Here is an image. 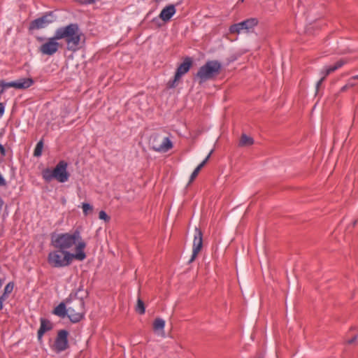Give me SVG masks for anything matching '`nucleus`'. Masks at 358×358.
Masks as SVG:
<instances>
[{
  "label": "nucleus",
  "instance_id": "obj_34",
  "mask_svg": "<svg viewBox=\"0 0 358 358\" xmlns=\"http://www.w3.org/2000/svg\"><path fill=\"white\" fill-rule=\"evenodd\" d=\"M0 152H1V155L2 156H5L6 155V150L4 148V147L0 144Z\"/></svg>",
  "mask_w": 358,
  "mask_h": 358
},
{
  "label": "nucleus",
  "instance_id": "obj_30",
  "mask_svg": "<svg viewBox=\"0 0 358 358\" xmlns=\"http://www.w3.org/2000/svg\"><path fill=\"white\" fill-rule=\"evenodd\" d=\"M322 77L317 82L316 84V93L318 92L320 86L322 85V82L324 80L326 76H324V74H322Z\"/></svg>",
  "mask_w": 358,
  "mask_h": 358
},
{
  "label": "nucleus",
  "instance_id": "obj_1",
  "mask_svg": "<svg viewBox=\"0 0 358 358\" xmlns=\"http://www.w3.org/2000/svg\"><path fill=\"white\" fill-rule=\"evenodd\" d=\"M51 245L56 250L49 252L48 262L53 268L66 267L73 259L83 261L86 258V243L77 229L73 233L52 234Z\"/></svg>",
  "mask_w": 358,
  "mask_h": 358
},
{
  "label": "nucleus",
  "instance_id": "obj_24",
  "mask_svg": "<svg viewBox=\"0 0 358 358\" xmlns=\"http://www.w3.org/2000/svg\"><path fill=\"white\" fill-rule=\"evenodd\" d=\"M136 311L140 315H143L145 312V307L144 302L141 300L140 297L138 298L137 304L135 308Z\"/></svg>",
  "mask_w": 358,
  "mask_h": 358
},
{
  "label": "nucleus",
  "instance_id": "obj_11",
  "mask_svg": "<svg viewBox=\"0 0 358 358\" xmlns=\"http://www.w3.org/2000/svg\"><path fill=\"white\" fill-rule=\"evenodd\" d=\"M58 38L56 36L49 38L44 43H43L40 48L39 51L44 55H53L56 53L59 48V43L57 42Z\"/></svg>",
  "mask_w": 358,
  "mask_h": 358
},
{
  "label": "nucleus",
  "instance_id": "obj_14",
  "mask_svg": "<svg viewBox=\"0 0 358 358\" xmlns=\"http://www.w3.org/2000/svg\"><path fill=\"white\" fill-rule=\"evenodd\" d=\"M52 328L53 324L49 320L43 317L40 318V327L37 332L38 340L41 341L44 334L47 331H51Z\"/></svg>",
  "mask_w": 358,
  "mask_h": 358
},
{
  "label": "nucleus",
  "instance_id": "obj_31",
  "mask_svg": "<svg viewBox=\"0 0 358 358\" xmlns=\"http://www.w3.org/2000/svg\"><path fill=\"white\" fill-rule=\"evenodd\" d=\"M357 340H358V334L354 336L351 339L348 340V344H352V343H354Z\"/></svg>",
  "mask_w": 358,
  "mask_h": 358
},
{
  "label": "nucleus",
  "instance_id": "obj_10",
  "mask_svg": "<svg viewBox=\"0 0 358 358\" xmlns=\"http://www.w3.org/2000/svg\"><path fill=\"white\" fill-rule=\"evenodd\" d=\"M69 331L66 329L58 331L54 343V350L55 352H61L69 348Z\"/></svg>",
  "mask_w": 358,
  "mask_h": 358
},
{
  "label": "nucleus",
  "instance_id": "obj_3",
  "mask_svg": "<svg viewBox=\"0 0 358 358\" xmlns=\"http://www.w3.org/2000/svg\"><path fill=\"white\" fill-rule=\"evenodd\" d=\"M67 162L61 160L53 169L50 168L43 169L41 173L42 177L47 182L55 179L59 182L64 183L68 181L70 177V174L67 171Z\"/></svg>",
  "mask_w": 358,
  "mask_h": 358
},
{
  "label": "nucleus",
  "instance_id": "obj_19",
  "mask_svg": "<svg viewBox=\"0 0 358 358\" xmlns=\"http://www.w3.org/2000/svg\"><path fill=\"white\" fill-rule=\"evenodd\" d=\"M76 292L78 294L79 301L78 303H82L85 305L84 299L87 298L88 292L85 289L83 285H80L79 287L76 289Z\"/></svg>",
  "mask_w": 358,
  "mask_h": 358
},
{
  "label": "nucleus",
  "instance_id": "obj_22",
  "mask_svg": "<svg viewBox=\"0 0 358 358\" xmlns=\"http://www.w3.org/2000/svg\"><path fill=\"white\" fill-rule=\"evenodd\" d=\"M165 321L162 318H156L153 322V329L155 331H164Z\"/></svg>",
  "mask_w": 358,
  "mask_h": 358
},
{
  "label": "nucleus",
  "instance_id": "obj_2",
  "mask_svg": "<svg viewBox=\"0 0 358 358\" xmlns=\"http://www.w3.org/2000/svg\"><path fill=\"white\" fill-rule=\"evenodd\" d=\"M55 35L59 41L64 39L66 49L73 52L80 50L85 42V35L77 23H70L57 28Z\"/></svg>",
  "mask_w": 358,
  "mask_h": 358
},
{
  "label": "nucleus",
  "instance_id": "obj_40",
  "mask_svg": "<svg viewBox=\"0 0 358 358\" xmlns=\"http://www.w3.org/2000/svg\"><path fill=\"white\" fill-rule=\"evenodd\" d=\"M259 358H261V357H259Z\"/></svg>",
  "mask_w": 358,
  "mask_h": 358
},
{
  "label": "nucleus",
  "instance_id": "obj_27",
  "mask_svg": "<svg viewBox=\"0 0 358 358\" xmlns=\"http://www.w3.org/2000/svg\"><path fill=\"white\" fill-rule=\"evenodd\" d=\"M13 288H14V282H10L5 286L3 293H4L8 296L13 292Z\"/></svg>",
  "mask_w": 358,
  "mask_h": 358
},
{
  "label": "nucleus",
  "instance_id": "obj_12",
  "mask_svg": "<svg viewBox=\"0 0 358 358\" xmlns=\"http://www.w3.org/2000/svg\"><path fill=\"white\" fill-rule=\"evenodd\" d=\"M203 246V233L201 230L197 227L195 228L193 245H192V255L189 260V263H192L199 252L201 251Z\"/></svg>",
  "mask_w": 358,
  "mask_h": 358
},
{
  "label": "nucleus",
  "instance_id": "obj_17",
  "mask_svg": "<svg viewBox=\"0 0 358 358\" xmlns=\"http://www.w3.org/2000/svg\"><path fill=\"white\" fill-rule=\"evenodd\" d=\"M212 153H213V150L209 152V154L203 159V161L194 170V171L192 173V174L190 176L189 183L192 182L194 181V180L196 178V176H198L201 169L206 165V164L209 160Z\"/></svg>",
  "mask_w": 358,
  "mask_h": 358
},
{
  "label": "nucleus",
  "instance_id": "obj_7",
  "mask_svg": "<svg viewBox=\"0 0 358 358\" xmlns=\"http://www.w3.org/2000/svg\"><path fill=\"white\" fill-rule=\"evenodd\" d=\"M193 60L190 57H186L184 58L182 64L179 65L177 68L174 78L171 80H169L168 83V86L170 88H173L176 86V83L181 78V77L187 73L191 66H192Z\"/></svg>",
  "mask_w": 358,
  "mask_h": 358
},
{
  "label": "nucleus",
  "instance_id": "obj_28",
  "mask_svg": "<svg viewBox=\"0 0 358 358\" xmlns=\"http://www.w3.org/2000/svg\"><path fill=\"white\" fill-rule=\"evenodd\" d=\"M99 217L101 220H103L105 222H109L110 218L103 210H101L99 213Z\"/></svg>",
  "mask_w": 358,
  "mask_h": 358
},
{
  "label": "nucleus",
  "instance_id": "obj_26",
  "mask_svg": "<svg viewBox=\"0 0 358 358\" xmlns=\"http://www.w3.org/2000/svg\"><path fill=\"white\" fill-rule=\"evenodd\" d=\"M82 208L85 215H87L93 210V206L88 203H83Z\"/></svg>",
  "mask_w": 358,
  "mask_h": 358
},
{
  "label": "nucleus",
  "instance_id": "obj_38",
  "mask_svg": "<svg viewBox=\"0 0 358 358\" xmlns=\"http://www.w3.org/2000/svg\"><path fill=\"white\" fill-rule=\"evenodd\" d=\"M152 21L153 22H158V18H157V17H155V18H153V19H152Z\"/></svg>",
  "mask_w": 358,
  "mask_h": 358
},
{
  "label": "nucleus",
  "instance_id": "obj_29",
  "mask_svg": "<svg viewBox=\"0 0 358 358\" xmlns=\"http://www.w3.org/2000/svg\"><path fill=\"white\" fill-rule=\"evenodd\" d=\"M8 297V295L3 293L1 295H0V310H1L3 308V302L7 299Z\"/></svg>",
  "mask_w": 358,
  "mask_h": 358
},
{
  "label": "nucleus",
  "instance_id": "obj_4",
  "mask_svg": "<svg viewBox=\"0 0 358 358\" xmlns=\"http://www.w3.org/2000/svg\"><path fill=\"white\" fill-rule=\"evenodd\" d=\"M221 69L222 64L219 61L209 60L200 67L195 77L199 80V84H201L217 76Z\"/></svg>",
  "mask_w": 358,
  "mask_h": 358
},
{
  "label": "nucleus",
  "instance_id": "obj_33",
  "mask_svg": "<svg viewBox=\"0 0 358 358\" xmlns=\"http://www.w3.org/2000/svg\"><path fill=\"white\" fill-rule=\"evenodd\" d=\"M6 182L5 180V179L3 178V177L1 176V174L0 173V186H6Z\"/></svg>",
  "mask_w": 358,
  "mask_h": 358
},
{
  "label": "nucleus",
  "instance_id": "obj_39",
  "mask_svg": "<svg viewBox=\"0 0 358 358\" xmlns=\"http://www.w3.org/2000/svg\"><path fill=\"white\" fill-rule=\"evenodd\" d=\"M38 40H39L40 41H43V38H38Z\"/></svg>",
  "mask_w": 358,
  "mask_h": 358
},
{
  "label": "nucleus",
  "instance_id": "obj_18",
  "mask_svg": "<svg viewBox=\"0 0 358 358\" xmlns=\"http://www.w3.org/2000/svg\"><path fill=\"white\" fill-rule=\"evenodd\" d=\"M344 64H345L344 61L339 60V61L336 62L334 65L326 67L322 71V73L324 74V76H327L330 73H333L334 71H336L339 68L342 67Z\"/></svg>",
  "mask_w": 358,
  "mask_h": 358
},
{
  "label": "nucleus",
  "instance_id": "obj_8",
  "mask_svg": "<svg viewBox=\"0 0 358 358\" xmlns=\"http://www.w3.org/2000/svg\"><path fill=\"white\" fill-rule=\"evenodd\" d=\"M68 305V317L70 321L73 323L80 322L84 317L85 313V305L82 303H74Z\"/></svg>",
  "mask_w": 358,
  "mask_h": 358
},
{
  "label": "nucleus",
  "instance_id": "obj_15",
  "mask_svg": "<svg viewBox=\"0 0 358 358\" xmlns=\"http://www.w3.org/2000/svg\"><path fill=\"white\" fill-rule=\"evenodd\" d=\"M176 12L174 4H169L165 6L159 15V18L166 22H169Z\"/></svg>",
  "mask_w": 358,
  "mask_h": 358
},
{
  "label": "nucleus",
  "instance_id": "obj_9",
  "mask_svg": "<svg viewBox=\"0 0 358 358\" xmlns=\"http://www.w3.org/2000/svg\"><path fill=\"white\" fill-rule=\"evenodd\" d=\"M55 16L52 11L47 12L43 15L31 22L29 29H40L45 28L55 21Z\"/></svg>",
  "mask_w": 358,
  "mask_h": 358
},
{
  "label": "nucleus",
  "instance_id": "obj_13",
  "mask_svg": "<svg viewBox=\"0 0 358 358\" xmlns=\"http://www.w3.org/2000/svg\"><path fill=\"white\" fill-rule=\"evenodd\" d=\"M5 90L9 87H14L16 89L24 90L31 87L34 81L31 78H22L15 81L6 82L1 80Z\"/></svg>",
  "mask_w": 358,
  "mask_h": 358
},
{
  "label": "nucleus",
  "instance_id": "obj_6",
  "mask_svg": "<svg viewBox=\"0 0 358 358\" xmlns=\"http://www.w3.org/2000/svg\"><path fill=\"white\" fill-rule=\"evenodd\" d=\"M258 24V20L255 17L248 18L239 23L231 24L229 31L231 34H240L241 31H245L248 33L252 32L254 28Z\"/></svg>",
  "mask_w": 358,
  "mask_h": 358
},
{
  "label": "nucleus",
  "instance_id": "obj_37",
  "mask_svg": "<svg viewBox=\"0 0 358 358\" xmlns=\"http://www.w3.org/2000/svg\"><path fill=\"white\" fill-rule=\"evenodd\" d=\"M347 85H350V87H354V86H355V84H354V83H350V82L348 83H347Z\"/></svg>",
  "mask_w": 358,
  "mask_h": 358
},
{
  "label": "nucleus",
  "instance_id": "obj_5",
  "mask_svg": "<svg viewBox=\"0 0 358 358\" xmlns=\"http://www.w3.org/2000/svg\"><path fill=\"white\" fill-rule=\"evenodd\" d=\"M149 145L153 150L159 152H166L173 147L169 136H165L162 132L153 133L149 139Z\"/></svg>",
  "mask_w": 358,
  "mask_h": 358
},
{
  "label": "nucleus",
  "instance_id": "obj_32",
  "mask_svg": "<svg viewBox=\"0 0 358 358\" xmlns=\"http://www.w3.org/2000/svg\"><path fill=\"white\" fill-rule=\"evenodd\" d=\"M5 106L3 103H0V117L3 115Z\"/></svg>",
  "mask_w": 358,
  "mask_h": 358
},
{
  "label": "nucleus",
  "instance_id": "obj_25",
  "mask_svg": "<svg viewBox=\"0 0 358 358\" xmlns=\"http://www.w3.org/2000/svg\"><path fill=\"white\" fill-rule=\"evenodd\" d=\"M43 148V140L41 139L37 143V144L35 147V149L34 151V156L37 157L41 156Z\"/></svg>",
  "mask_w": 358,
  "mask_h": 358
},
{
  "label": "nucleus",
  "instance_id": "obj_20",
  "mask_svg": "<svg viewBox=\"0 0 358 358\" xmlns=\"http://www.w3.org/2000/svg\"><path fill=\"white\" fill-rule=\"evenodd\" d=\"M76 292L78 294L79 301L78 303H82L85 305L84 299L87 298L88 292L85 289L83 285H80L79 287L76 289Z\"/></svg>",
  "mask_w": 358,
  "mask_h": 358
},
{
  "label": "nucleus",
  "instance_id": "obj_16",
  "mask_svg": "<svg viewBox=\"0 0 358 358\" xmlns=\"http://www.w3.org/2000/svg\"><path fill=\"white\" fill-rule=\"evenodd\" d=\"M66 301L61 302L57 306H56L52 310V314L60 317L62 318H64L65 317H68L69 311L68 308L66 307Z\"/></svg>",
  "mask_w": 358,
  "mask_h": 358
},
{
  "label": "nucleus",
  "instance_id": "obj_23",
  "mask_svg": "<svg viewBox=\"0 0 358 358\" xmlns=\"http://www.w3.org/2000/svg\"><path fill=\"white\" fill-rule=\"evenodd\" d=\"M79 298L78 294L76 292V290L72 291L69 294V297L66 299V304H71L74 303H78Z\"/></svg>",
  "mask_w": 358,
  "mask_h": 358
},
{
  "label": "nucleus",
  "instance_id": "obj_35",
  "mask_svg": "<svg viewBox=\"0 0 358 358\" xmlns=\"http://www.w3.org/2000/svg\"><path fill=\"white\" fill-rule=\"evenodd\" d=\"M350 88V85H345L344 86H343L341 89V92H345L346 90H348V89Z\"/></svg>",
  "mask_w": 358,
  "mask_h": 358
},
{
  "label": "nucleus",
  "instance_id": "obj_36",
  "mask_svg": "<svg viewBox=\"0 0 358 358\" xmlns=\"http://www.w3.org/2000/svg\"><path fill=\"white\" fill-rule=\"evenodd\" d=\"M351 80H358V75L354 76L351 78Z\"/></svg>",
  "mask_w": 358,
  "mask_h": 358
},
{
  "label": "nucleus",
  "instance_id": "obj_21",
  "mask_svg": "<svg viewBox=\"0 0 358 358\" xmlns=\"http://www.w3.org/2000/svg\"><path fill=\"white\" fill-rule=\"evenodd\" d=\"M254 143L252 138L248 136L246 134H243L241 136L239 145L240 146H249Z\"/></svg>",
  "mask_w": 358,
  "mask_h": 358
}]
</instances>
